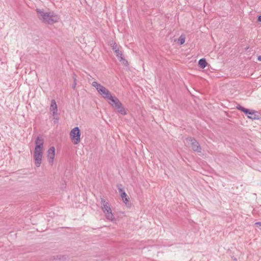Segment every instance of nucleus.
Here are the masks:
<instances>
[{
	"mask_svg": "<svg viewBox=\"0 0 261 261\" xmlns=\"http://www.w3.org/2000/svg\"><path fill=\"white\" fill-rule=\"evenodd\" d=\"M44 140L43 138L38 136L35 142V148L33 152L34 163L37 167H40L42 163L44 150Z\"/></svg>",
	"mask_w": 261,
	"mask_h": 261,
	"instance_id": "nucleus-1",
	"label": "nucleus"
},
{
	"mask_svg": "<svg viewBox=\"0 0 261 261\" xmlns=\"http://www.w3.org/2000/svg\"><path fill=\"white\" fill-rule=\"evenodd\" d=\"M36 12L39 19L46 24H51L60 19L59 15L54 12L45 11L44 9H37Z\"/></svg>",
	"mask_w": 261,
	"mask_h": 261,
	"instance_id": "nucleus-2",
	"label": "nucleus"
},
{
	"mask_svg": "<svg viewBox=\"0 0 261 261\" xmlns=\"http://www.w3.org/2000/svg\"><path fill=\"white\" fill-rule=\"evenodd\" d=\"M100 204L101 210L103 212L106 219L111 222L114 221L115 220V218L112 213L109 202L106 201L104 199L101 198Z\"/></svg>",
	"mask_w": 261,
	"mask_h": 261,
	"instance_id": "nucleus-3",
	"label": "nucleus"
},
{
	"mask_svg": "<svg viewBox=\"0 0 261 261\" xmlns=\"http://www.w3.org/2000/svg\"><path fill=\"white\" fill-rule=\"evenodd\" d=\"M92 86L97 90L99 94L108 101H110L114 97L109 90L97 82H93L92 83Z\"/></svg>",
	"mask_w": 261,
	"mask_h": 261,
	"instance_id": "nucleus-4",
	"label": "nucleus"
},
{
	"mask_svg": "<svg viewBox=\"0 0 261 261\" xmlns=\"http://www.w3.org/2000/svg\"><path fill=\"white\" fill-rule=\"evenodd\" d=\"M108 103L117 110V112L120 114L122 115L126 114V111L122 103L116 97L114 96L110 101H108Z\"/></svg>",
	"mask_w": 261,
	"mask_h": 261,
	"instance_id": "nucleus-5",
	"label": "nucleus"
},
{
	"mask_svg": "<svg viewBox=\"0 0 261 261\" xmlns=\"http://www.w3.org/2000/svg\"><path fill=\"white\" fill-rule=\"evenodd\" d=\"M70 137L72 142L75 144H78L81 141V132L78 127H75L71 129L70 133Z\"/></svg>",
	"mask_w": 261,
	"mask_h": 261,
	"instance_id": "nucleus-6",
	"label": "nucleus"
},
{
	"mask_svg": "<svg viewBox=\"0 0 261 261\" xmlns=\"http://www.w3.org/2000/svg\"><path fill=\"white\" fill-rule=\"evenodd\" d=\"M237 109L243 112L249 119L255 120L259 119V116L257 114V112L254 110H249L241 106L237 107Z\"/></svg>",
	"mask_w": 261,
	"mask_h": 261,
	"instance_id": "nucleus-7",
	"label": "nucleus"
},
{
	"mask_svg": "<svg viewBox=\"0 0 261 261\" xmlns=\"http://www.w3.org/2000/svg\"><path fill=\"white\" fill-rule=\"evenodd\" d=\"M185 143L188 145H190L193 151L201 152V148L199 143L195 139L192 138H187L186 139Z\"/></svg>",
	"mask_w": 261,
	"mask_h": 261,
	"instance_id": "nucleus-8",
	"label": "nucleus"
},
{
	"mask_svg": "<svg viewBox=\"0 0 261 261\" xmlns=\"http://www.w3.org/2000/svg\"><path fill=\"white\" fill-rule=\"evenodd\" d=\"M55 156V148L54 147H50L47 150V156L49 164L53 165Z\"/></svg>",
	"mask_w": 261,
	"mask_h": 261,
	"instance_id": "nucleus-9",
	"label": "nucleus"
},
{
	"mask_svg": "<svg viewBox=\"0 0 261 261\" xmlns=\"http://www.w3.org/2000/svg\"><path fill=\"white\" fill-rule=\"evenodd\" d=\"M114 52L119 61L123 65L126 66L127 65V61L123 57L121 51L119 50V49H116Z\"/></svg>",
	"mask_w": 261,
	"mask_h": 261,
	"instance_id": "nucleus-10",
	"label": "nucleus"
},
{
	"mask_svg": "<svg viewBox=\"0 0 261 261\" xmlns=\"http://www.w3.org/2000/svg\"><path fill=\"white\" fill-rule=\"evenodd\" d=\"M50 111L52 112L53 115L54 117L57 115L58 109L56 102L54 99L51 100L50 107ZM54 118H56L54 117Z\"/></svg>",
	"mask_w": 261,
	"mask_h": 261,
	"instance_id": "nucleus-11",
	"label": "nucleus"
},
{
	"mask_svg": "<svg viewBox=\"0 0 261 261\" xmlns=\"http://www.w3.org/2000/svg\"><path fill=\"white\" fill-rule=\"evenodd\" d=\"M198 65L202 68H204L207 65V62L205 59H201L199 60Z\"/></svg>",
	"mask_w": 261,
	"mask_h": 261,
	"instance_id": "nucleus-12",
	"label": "nucleus"
},
{
	"mask_svg": "<svg viewBox=\"0 0 261 261\" xmlns=\"http://www.w3.org/2000/svg\"><path fill=\"white\" fill-rule=\"evenodd\" d=\"M121 196L122 199H123V201L126 203L128 201V199L127 198V195L125 193V192H123L121 193Z\"/></svg>",
	"mask_w": 261,
	"mask_h": 261,
	"instance_id": "nucleus-13",
	"label": "nucleus"
},
{
	"mask_svg": "<svg viewBox=\"0 0 261 261\" xmlns=\"http://www.w3.org/2000/svg\"><path fill=\"white\" fill-rule=\"evenodd\" d=\"M178 42L180 44H183L185 42V37L181 35L178 39Z\"/></svg>",
	"mask_w": 261,
	"mask_h": 261,
	"instance_id": "nucleus-14",
	"label": "nucleus"
},
{
	"mask_svg": "<svg viewBox=\"0 0 261 261\" xmlns=\"http://www.w3.org/2000/svg\"><path fill=\"white\" fill-rule=\"evenodd\" d=\"M73 79L74 80V83L72 84V87L73 89H75L76 85V76L75 75L73 76Z\"/></svg>",
	"mask_w": 261,
	"mask_h": 261,
	"instance_id": "nucleus-15",
	"label": "nucleus"
},
{
	"mask_svg": "<svg viewBox=\"0 0 261 261\" xmlns=\"http://www.w3.org/2000/svg\"><path fill=\"white\" fill-rule=\"evenodd\" d=\"M111 46L112 49L115 51L116 49H119V48L117 47V45L116 44V43H114L111 44Z\"/></svg>",
	"mask_w": 261,
	"mask_h": 261,
	"instance_id": "nucleus-16",
	"label": "nucleus"
},
{
	"mask_svg": "<svg viewBox=\"0 0 261 261\" xmlns=\"http://www.w3.org/2000/svg\"><path fill=\"white\" fill-rule=\"evenodd\" d=\"M255 225L261 230V222H256Z\"/></svg>",
	"mask_w": 261,
	"mask_h": 261,
	"instance_id": "nucleus-17",
	"label": "nucleus"
},
{
	"mask_svg": "<svg viewBox=\"0 0 261 261\" xmlns=\"http://www.w3.org/2000/svg\"><path fill=\"white\" fill-rule=\"evenodd\" d=\"M57 257L58 258H59V259H61V257L63 258V256H60V255H57Z\"/></svg>",
	"mask_w": 261,
	"mask_h": 261,
	"instance_id": "nucleus-18",
	"label": "nucleus"
},
{
	"mask_svg": "<svg viewBox=\"0 0 261 261\" xmlns=\"http://www.w3.org/2000/svg\"><path fill=\"white\" fill-rule=\"evenodd\" d=\"M258 21L261 22V15L258 16Z\"/></svg>",
	"mask_w": 261,
	"mask_h": 261,
	"instance_id": "nucleus-19",
	"label": "nucleus"
},
{
	"mask_svg": "<svg viewBox=\"0 0 261 261\" xmlns=\"http://www.w3.org/2000/svg\"><path fill=\"white\" fill-rule=\"evenodd\" d=\"M257 59L258 61H261V56H258Z\"/></svg>",
	"mask_w": 261,
	"mask_h": 261,
	"instance_id": "nucleus-20",
	"label": "nucleus"
}]
</instances>
